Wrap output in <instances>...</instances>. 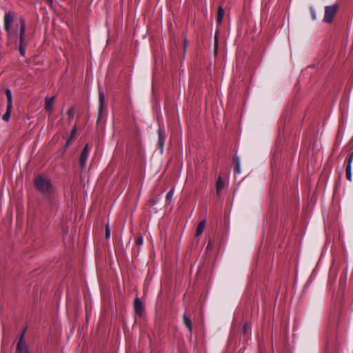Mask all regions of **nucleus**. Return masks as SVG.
Here are the masks:
<instances>
[{
    "label": "nucleus",
    "instance_id": "f257e3e1",
    "mask_svg": "<svg viewBox=\"0 0 353 353\" xmlns=\"http://www.w3.org/2000/svg\"><path fill=\"white\" fill-rule=\"evenodd\" d=\"M36 188L44 194H48L52 191V185L49 179L39 176L35 179Z\"/></svg>",
    "mask_w": 353,
    "mask_h": 353
},
{
    "label": "nucleus",
    "instance_id": "f03ea898",
    "mask_svg": "<svg viewBox=\"0 0 353 353\" xmlns=\"http://www.w3.org/2000/svg\"><path fill=\"white\" fill-rule=\"evenodd\" d=\"M337 8L338 7L336 5L326 6L325 8L323 21L326 23H331L337 11Z\"/></svg>",
    "mask_w": 353,
    "mask_h": 353
},
{
    "label": "nucleus",
    "instance_id": "7ed1b4c3",
    "mask_svg": "<svg viewBox=\"0 0 353 353\" xmlns=\"http://www.w3.org/2000/svg\"><path fill=\"white\" fill-rule=\"evenodd\" d=\"M14 14L12 12L6 13L4 16V27L5 30L8 33V36H10L12 34V31L11 30V26L14 22Z\"/></svg>",
    "mask_w": 353,
    "mask_h": 353
},
{
    "label": "nucleus",
    "instance_id": "20e7f679",
    "mask_svg": "<svg viewBox=\"0 0 353 353\" xmlns=\"http://www.w3.org/2000/svg\"><path fill=\"white\" fill-rule=\"evenodd\" d=\"M88 153H89V147H88V145L86 144L85 145L84 148L83 149V150L80 154V157H79V164H80V167H81V170H83L85 166L86 161H87L88 157Z\"/></svg>",
    "mask_w": 353,
    "mask_h": 353
},
{
    "label": "nucleus",
    "instance_id": "39448f33",
    "mask_svg": "<svg viewBox=\"0 0 353 353\" xmlns=\"http://www.w3.org/2000/svg\"><path fill=\"white\" fill-rule=\"evenodd\" d=\"M54 99L55 97H46L45 99L44 109L49 114H51L53 112V103Z\"/></svg>",
    "mask_w": 353,
    "mask_h": 353
},
{
    "label": "nucleus",
    "instance_id": "423d86ee",
    "mask_svg": "<svg viewBox=\"0 0 353 353\" xmlns=\"http://www.w3.org/2000/svg\"><path fill=\"white\" fill-rule=\"evenodd\" d=\"M17 351L19 353H29L27 345L23 343V334H22L17 343Z\"/></svg>",
    "mask_w": 353,
    "mask_h": 353
},
{
    "label": "nucleus",
    "instance_id": "0eeeda50",
    "mask_svg": "<svg viewBox=\"0 0 353 353\" xmlns=\"http://www.w3.org/2000/svg\"><path fill=\"white\" fill-rule=\"evenodd\" d=\"M159 139H158V146L159 148V151L161 154L163 152L164 144L165 141V133H163L161 129L158 130Z\"/></svg>",
    "mask_w": 353,
    "mask_h": 353
},
{
    "label": "nucleus",
    "instance_id": "6e6552de",
    "mask_svg": "<svg viewBox=\"0 0 353 353\" xmlns=\"http://www.w3.org/2000/svg\"><path fill=\"white\" fill-rule=\"evenodd\" d=\"M19 44H26L25 41L26 24L23 19L20 20Z\"/></svg>",
    "mask_w": 353,
    "mask_h": 353
},
{
    "label": "nucleus",
    "instance_id": "1a4fd4ad",
    "mask_svg": "<svg viewBox=\"0 0 353 353\" xmlns=\"http://www.w3.org/2000/svg\"><path fill=\"white\" fill-rule=\"evenodd\" d=\"M353 161V152L348 157L347 159V164L346 167V176L347 179L351 181H352V163Z\"/></svg>",
    "mask_w": 353,
    "mask_h": 353
},
{
    "label": "nucleus",
    "instance_id": "9d476101",
    "mask_svg": "<svg viewBox=\"0 0 353 353\" xmlns=\"http://www.w3.org/2000/svg\"><path fill=\"white\" fill-rule=\"evenodd\" d=\"M105 103V94L101 90H99V117H101L102 110Z\"/></svg>",
    "mask_w": 353,
    "mask_h": 353
},
{
    "label": "nucleus",
    "instance_id": "9b49d317",
    "mask_svg": "<svg viewBox=\"0 0 353 353\" xmlns=\"http://www.w3.org/2000/svg\"><path fill=\"white\" fill-rule=\"evenodd\" d=\"M134 307L135 310V312L138 314H142L144 312V307L143 305L142 301L139 298H136L134 303Z\"/></svg>",
    "mask_w": 353,
    "mask_h": 353
},
{
    "label": "nucleus",
    "instance_id": "f8f14e48",
    "mask_svg": "<svg viewBox=\"0 0 353 353\" xmlns=\"http://www.w3.org/2000/svg\"><path fill=\"white\" fill-rule=\"evenodd\" d=\"M224 9L221 6H219L218 8L217 11V19H216V23L217 24L220 25L222 23L223 16H224Z\"/></svg>",
    "mask_w": 353,
    "mask_h": 353
},
{
    "label": "nucleus",
    "instance_id": "ddd939ff",
    "mask_svg": "<svg viewBox=\"0 0 353 353\" xmlns=\"http://www.w3.org/2000/svg\"><path fill=\"white\" fill-rule=\"evenodd\" d=\"M205 222V221H201L199 222V223L197 225L196 230V236H199L201 235L204 230Z\"/></svg>",
    "mask_w": 353,
    "mask_h": 353
},
{
    "label": "nucleus",
    "instance_id": "4468645a",
    "mask_svg": "<svg viewBox=\"0 0 353 353\" xmlns=\"http://www.w3.org/2000/svg\"><path fill=\"white\" fill-rule=\"evenodd\" d=\"M183 321L184 325L187 327L189 332L191 333L192 330L191 320L185 314L183 315Z\"/></svg>",
    "mask_w": 353,
    "mask_h": 353
},
{
    "label": "nucleus",
    "instance_id": "2eb2a0df",
    "mask_svg": "<svg viewBox=\"0 0 353 353\" xmlns=\"http://www.w3.org/2000/svg\"><path fill=\"white\" fill-rule=\"evenodd\" d=\"M223 185H224V183L221 179V177L219 176L216 183V190L217 194H219L221 192V190L223 188Z\"/></svg>",
    "mask_w": 353,
    "mask_h": 353
},
{
    "label": "nucleus",
    "instance_id": "dca6fc26",
    "mask_svg": "<svg viewBox=\"0 0 353 353\" xmlns=\"http://www.w3.org/2000/svg\"><path fill=\"white\" fill-rule=\"evenodd\" d=\"M12 106L7 105V109L6 113L3 115V120L5 121H8L10 118L11 110Z\"/></svg>",
    "mask_w": 353,
    "mask_h": 353
},
{
    "label": "nucleus",
    "instance_id": "f3484780",
    "mask_svg": "<svg viewBox=\"0 0 353 353\" xmlns=\"http://www.w3.org/2000/svg\"><path fill=\"white\" fill-rule=\"evenodd\" d=\"M6 94L8 99L7 105L12 106V97L11 90L10 89H6Z\"/></svg>",
    "mask_w": 353,
    "mask_h": 353
},
{
    "label": "nucleus",
    "instance_id": "a211bd4d",
    "mask_svg": "<svg viewBox=\"0 0 353 353\" xmlns=\"http://www.w3.org/2000/svg\"><path fill=\"white\" fill-rule=\"evenodd\" d=\"M235 172L236 174L241 173V168H240V160L239 157H236V168H235Z\"/></svg>",
    "mask_w": 353,
    "mask_h": 353
},
{
    "label": "nucleus",
    "instance_id": "6ab92c4d",
    "mask_svg": "<svg viewBox=\"0 0 353 353\" xmlns=\"http://www.w3.org/2000/svg\"><path fill=\"white\" fill-rule=\"evenodd\" d=\"M174 194V189H172L170 191H169L166 194V200L168 201V203H170L172 201V199Z\"/></svg>",
    "mask_w": 353,
    "mask_h": 353
},
{
    "label": "nucleus",
    "instance_id": "aec40b11",
    "mask_svg": "<svg viewBox=\"0 0 353 353\" xmlns=\"http://www.w3.org/2000/svg\"><path fill=\"white\" fill-rule=\"evenodd\" d=\"M26 44H19V50L21 56H25L26 54Z\"/></svg>",
    "mask_w": 353,
    "mask_h": 353
},
{
    "label": "nucleus",
    "instance_id": "412c9836",
    "mask_svg": "<svg viewBox=\"0 0 353 353\" xmlns=\"http://www.w3.org/2000/svg\"><path fill=\"white\" fill-rule=\"evenodd\" d=\"M77 131V128L74 126L71 131V133H70V137L68 139H70V141H72L75 139Z\"/></svg>",
    "mask_w": 353,
    "mask_h": 353
},
{
    "label": "nucleus",
    "instance_id": "4be33fe9",
    "mask_svg": "<svg viewBox=\"0 0 353 353\" xmlns=\"http://www.w3.org/2000/svg\"><path fill=\"white\" fill-rule=\"evenodd\" d=\"M218 48V34L216 33L214 36V54L217 53Z\"/></svg>",
    "mask_w": 353,
    "mask_h": 353
},
{
    "label": "nucleus",
    "instance_id": "5701e85b",
    "mask_svg": "<svg viewBox=\"0 0 353 353\" xmlns=\"http://www.w3.org/2000/svg\"><path fill=\"white\" fill-rule=\"evenodd\" d=\"M143 243V236H139L137 237L136 239V241H135V243L137 245H141Z\"/></svg>",
    "mask_w": 353,
    "mask_h": 353
},
{
    "label": "nucleus",
    "instance_id": "b1692460",
    "mask_svg": "<svg viewBox=\"0 0 353 353\" xmlns=\"http://www.w3.org/2000/svg\"><path fill=\"white\" fill-rule=\"evenodd\" d=\"M105 237L106 239H108L110 237V228L109 225H106Z\"/></svg>",
    "mask_w": 353,
    "mask_h": 353
},
{
    "label": "nucleus",
    "instance_id": "393cba45",
    "mask_svg": "<svg viewBox=\"0 0 353 353\" xmlns=\"http://www.w3.org/2000/svg\"><path fill=\"white\" fill-rule=\"evenodd\" d=\"M68 114L69 116V119H72L74 117V108H70L68 111Z\"/></svg>",
    "mask_w": 353,
    "mask_h": 353
},
{
    "label": "nucleus",
    "instance_id": "a878e982",
    "mask_svg": "<svg viewBox=\"0 0 353 353\" xmlns=\"http://www.w3.org/2000/svg\"><path fill=\"white\" fill-rule=\"evenodd\" d=\"M72 143V141H70V139H68L65 143V148L64 150H65L67 148V147H68L70 145V144ZM65 150H63L64 152Z\"/></svg>",
    "mask_w": 353,
    "mask_h": 353
},
{
    "label": "nucleus",
    "instance_id": "bb28decb",
    "mask_svg": "<svg viewBox=\"0 0 353 353\" xmlns=\"http://www.w3.org/2000/svg\"><path fill=\"white\" fill-rule=\"evenodd\" d=\"M186 46H187V42H186V40H185L184 47L186 48Z\"/></svg>",
    "mask_w": 353,
    "mask_h": 353
}]
</instances>
